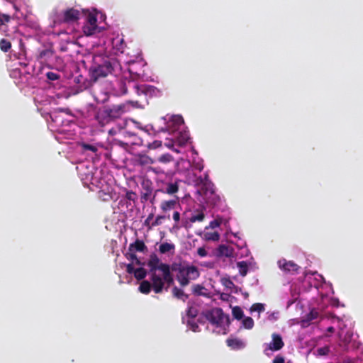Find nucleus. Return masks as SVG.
<instances>
[{"label":"nucleus","mask_w":363,"mask_h":363,"mask_svg":"<svg viewBox=\"0 0 363 363\" xmlns=\"http://www.w3.org/2000/svg\"><path fill=\"white\" fill-rule=\"evenodd\" d=\"M147 266L149 268L150 279L143 280L138 289L143 294H149L151 289L155 293L168 291L174 284L173 274H170L169 264L162 262L158 255L153 252L150 255Z\"/></svg>","instance_id":"obj_1"},{"label":"nucleus","mask_w":363,"mask_h":363,"mask_svg":"<svg viewBox=\"0 0 363 363\" xmlns=\"http://www.w3.org/2000/svg\"><path fill=\"white\" fill-rule=\"evenodd\" d=\"M128 103H121L117 104H111V106H104L98 109L94 116L95 120L99 123L100 126L111 123V122L116 121L121 118L124 113L128 112L129 106Z\"/></svg>","instance_id":"obj_2"},{"label":"nucleus","mask_w":363,"mask_h":363,"mask_svg":"<svg viewBox=\"0 0 363 363\" xmlns=\"http://www.w3.org/2000/svg\"><path fill=\"white\" fill-rule=\"evenodd\" d=\"M169 272H175L177 281L182 287L189 284L191 280H195L200 275L196 266L190 265L189 263L173 262L169 265Z\"/></svg>","instance_id":"obj_3"},{"label":"nucleus","mask_w":363,"mask_h":363,"mask_svg":"<svg viewBox=\"0 0 363 363\" xmlns=\"http://www.w3.org/2000/svg\"><path fill=\"white\" fill-rule=\"evenodd\" d=\"M194 184L200 186L198 192L203 197L205 202L209 206H216L218 203L220 198L216 194L213 188L214 184L208 179V174H205L203 177H196L194 174Z\"/></svg>","instance_id":"obj_4"},{"label":"nucleus","mask_w":363,"mask_h":363,"mask_svg":"<svg viewBox=\"0 0 363 363\" xmlns=\"http://www.w3.org/2000/svg\"><path fill=\"white\" fill-rule=\"evenodd\" d=\"M128 87H132L138 96L150 95L155 89L154 86H150V84H136L133 81H120L119 90L121 94H127Z\"/></svg>","instance_id":"obj_5"},{"label":"nucleus","mask_w":363,"mask_h":363,"mask_svg":"<svg viewBox=\"0 0 363 363\" xmlns=\"http://www.w3.org/2000/svg\"><path fill=\"white\" fill-rule=\"evenodd\" d=\"M205 318L216 326H223L230 323V317L223 313L220 308H213L203 313Z\"/></svg>","instance_id":"obj_6"},{"label":"nucleus","mask_w":363,"mask_h":363,"mask_svg":"<svg viewBox=\"0 0 363 363\" xmlns=\"http://www.w3.org/2000/svg\"><path fill=\"white\" fill-rule=\"evenodd\" d=\"M181 183L182 180L177 179V178H172L169 180L164 181L160 188L155 191V194L160 191L170 195L172 198L179 197L177 194L179 192Z\"/></svg>","instance_id":"obj_7"},{"label":"nucleus","mask_w":363,"mask_h":363,"mask_svg":"<svg viewBox=\"0 0 363 363\" xmlns=\"http://www.w3.org/2000/svg\"><path fill=\"white\" fill-rule=\"evenodd\" d=\"M113 70V64L111 61H104L102 64L91 69V78L96 81L100 77H106L111 74Z\"/></svg>","instance_id":"obj_8"},{"label":"nucleus","mask_w":363,"mask_h":363,"mask_svg":"<svg viewBox=\"0 0 363 363\" xmlns=\"http://www.w3.org/2000/svg\"><path fill=\"white\" fill-rule=\"evenodd\" d=\"M82 16V12L75 8H68L63 11L62 21L65 23H75L79 21Z\"/></svg>","instance_id":"obj_9"},{"label":"nucleus","mask_w":363,"mask_h":363,"mask_svg":"<svg viewBox=\"0 0 363 363\" xmlns=\"http://www.w3.org/2000/svg\"><path fill=\"white\" fill-rule=\"evenodd\" d=\"M123 134L125 138L123 141L116 140L115 142L121 146H123L124 149H127V147L131 146V145L138 143L139 138H138L135 133L125 131V130H124Z\"/></svg>","instance_id":"obj_10"},{"label":"nucleus","mask_w":363,"mask_h":363,"mask_svg":"<svg viewBox=\"0 0 363 363\" xmlns=\"http://www.w3.org/2000/svg\"><path fill=\"white\" fill-rule=\"evenodd\" d=\"M272 340L270 343L268 344L266 349H264V352H266L267 350H271V351H279L283 348L284 345V342L282 340V337L280 334L273 333L272 335Z\"/></svg>","instance_id":"obj_11"},{"label":"nucleus","mask_w":363,"mask_h":363,"mask_svg":"<svg viewBox=\"0 0 363 363\" xmlns=\"http://www.w3.org/2000/svg\"><path fill=\"white\" fill-rule=\"evenodd\" d=\"M184 120L182 117V116L179 115H174L172 116L169 121H167L166 125V130H168V132H175V130H177L179 129L180 126L183 125Z\"/></svg>","instance_id":"obj_12"},{"label":"nucleus","mask_w":363,"mask_h":363,"mask_svg":"<svg viewBox=\"0 0 363 363\" xmlns=\"http://www.w3.org/2000/svg\"><path fill=\"white\" fill-rule=\"evenodd\" d=\"M278 265L280 269L286 272L297 273L300 267L297 265L294 261H288L286 259H281L278 261Z\"/></svg>","instance_id":"obj_13"},{"label":"nucleus","mask_w":363,"mask_h":363,"mask_svg":"<svg viewBox=\"0 0 363 363\" xmlns=\"http://www.w3.org/2000/svg\"><path fill=\"white\" fill-rule=\"evenodd\" d=\"M155 161L152 158L148 157L147 155H137L133 159V164L135 166L146 167L149 164H154Z\"/></svg>","instance_id":"obj_14"},{"label":"nucleus","mask_w":363,"mask_h":363,"mask_svg":"<svg viewBox=\"0 0 363 363\" xmlns=\"http://www.w3.org/2000/svg\"><path fill=\"white\" fill-rule=\"evenodd\" d=\"M215 255L217 257H222V256H225V257H230V256L233 255V248L229 245H226V244H220L218 248L215 250Z\"/></svg>","instance_id":"obj_15"},{"label":"nucleus","mask_w":363,"mask_h":363,"mask_svg":"<svg viewBox=\"0 0 363 363\" xmlns=\"http://www.w3.org/2000/svg\"><path fill=\"white\" fill-rule=\"evenodd\" d=\"M179 197H174L170 200L162 201L160 204L161 210L164 212H167V211L175 209L177 204L179 203Z\"/></svg>","instance_id":"obj_16"},{"label":"nucleus","mask_w":363,"mask_h":363,"mask_svg":"<svg viewBox=\"0 0 363 363\" xmlns=\"http://www.w3.org/2000/svg\"><path fill=\"white\" fill-rule=\"evenodd\" d=\"M143 189L144 191L141 193L140 199L142 201H146L149 200L153 191L151 181H145V182L143 183Z\"/></svg>","instance_id":"obj_17"},{"label":"nucleus","mask_w":363,"mask_h":363,"mask_svg":"<svg viewBox=\"0 0 363 363\" xmlns=\"http://www.w3.org/2000/svg\"><path fill=\"white\" fill-rule=\"evenodd\" d=\"M226 344L230 348L235 350L242 349L246 345L243 340L238 339V337H230L226 340Z\"/></svg>","instance_id":"obj_18"},{"label":"nucleus","mask_w":363,"mask_h":363,"mask_svg":"<svg viewBox=\"0 0 363 363\" xmlns=\"http://www.w3.org/2000/svg\"><path fill=\"white\" fill-rule=\"evenodd\" d=\"M129 250H135V252H145L147 247L145 242L141 240H136L133 243H130Z\"/></svg>","instance_id":"obj_19"},{"label":"nucleus","mask_w":363,"mask_h":363,"mask_svg":"<svg viewBox=\"0 0 363 363\" xmlns=\"http://www.w3.org/2000/svg\"><path fill=\"white\" fill-rule=\"evenodd\" d=\"M318 311L312 309L308 314H306L303 319L301 320L303 326L310 325L311 323L315 318H318Z\"/></svg>","instance_id":"obj_20"},{"label":"nucleus","mask_w":363,"mask_h":363,"mask_svg":"<svg viewBox=\"0 0 363 363\" xmlns=\"http://www.w3.org/2000/svg\"><path fill=\"white\" fill-rule=\"evenodd\" d=\"M172 294L174 297L182 300L183 301H186L189 298V295L185 294L183 289L178 288L177 286L172 287Z\"/></svg>","instance_id":"obj_21"},{"label":"nucleus","mask_w":363,"mask_h":363,"mask_svg":"<svg viewBox=\"0 0 363 363\" xmlns=\"http://www.w3.org/2000/svg\"><path fill=\"white\" fill-rule=\"evenodd\" d=\"M11 19V16L6 15V13H2L0 12V30H6L7 23H9Z\"/></svg>","instance_id":"obj_22"},{"label":"nucleus","mask_w":363,"mask_h":363,"mask_svg":"<svg viewBox=\"0 0 363 363\" xmlns=\"http://www.w3.org/2000/svg\"><path fill=\"white\" fill-rule=\"evenodd\" d=\"M159 250L161 253H167L171 252V250H174L175 245L173 243L163 242L160 244Z\"/></svg>","instance_id":"obj_23"},{"label":"nucleus","mask_w":363,"mask_h":363,"mask_svg":"<svg viewBox=\"0 0 363 363\" xmlns=\"http://www.w3.org/2000/svg\"><path fill=\"white\" fill-rule=\"evenodd\" d=\"M205 218V214L203 211L199 210L196 214L191 215V216L189 218V220L191 222H196V221H203Z\"/></svg>","instance_id":"obj_24"},{"label":"nucleus","mask_w":363,"mask_h":363,"mask_svg":"<svg viewBox=\"0 0 363 363\" xmlns=\"http://www.w3.org/2000/svg\"><path fill=\"white\" fill-rule=\"evenodd\" d=\"M147 272L145 268L140 267V268L135 269V277L137 280H143L146 277Z\"/></svg>","instance_id":"obj_25"},{"label":"nucleus","mask_w":363,"mask_h":363,"mask_svg":"<svg viewBox=\"0 0 363 363\" xmlns=\"http://www.w3.org/2000/svg\"><path fill=\"white\" fill-rule=\"evenodd\" d=\"M0 48L4 52H7L11 48V43L7 39L2 38L0 40Z\"/></svg>","instance_id":"obj_26"},{"label":"nucleus","mask_w":363,"mask_h":363,"mask_svg":"<svg viewBox=\"0 0 363 363\" xmlns=\"http://www.w3.org/2000/svg\"><path fill=\"white\" fill-rule=\"evenodd\" d=\"M86 21H87L88 24L91 26V27H94L96 28H97V25H96L97 18H96V16H95L94 13H89L86 16Z\"/></svg>","instance_id":"obj_27"},{"label":"nucleus","mask_w":363,"mask_h":363,"mask_svg":"<svg viewBox=\"0 0 363 363\" xmlns=\"http://www.w3.org/2000/svg\"><path fill=\"white\" fill-rule=\"evenodd\" d=\"M173 160H174V158H173L172 155H171L170 154H164V155H160L157 158L158 162H160V163H164V164L170 163V162L173 161Z\"/></svg>","instance_id":"obj_28"},{"label":"nucleus","mask_w":363,"mask_h":363,"mask_svg":"<svg viewBox=\"0 0 363 363\" xmlns=\"http://www.w3.org/2000/svg\"><path fill=\"white\" fill-rule=\"evenodd\" d=\"M199 314V311L195 306H190L187 308L186 315L189 318H194Z\"/></svg>","instance_id":"obj_29"},{"label":"nucleus","mask_w":363,"mask_h":363,"mask_svg":"<svg viewBox=\"0 0 363 363\" xmlns=\"http://www.w3.org/2000/svg\"><path fill=\"white\" fill-rule=\"evenodd\" d=\"M243 315V311L242 308H240V306H234V308H233V315L235 318H236L237 320H242Z\"/></svg>","instance_id":"obj_30"},{"label":"nucleus","mask_w":363,"mask_h":363,"mask_svg":"<svg viewBox=\"0 0 363 363\" xmlns=\"http://www.w3.org/2000/svg\"><path fill=\"white\" fill-rule=\"evenodd\" d=\"M205 238L206 240L218 241L220 239V234L216 231L206 233L205 234Z\"/></svg>","instance_id":"obj_31"},{"label":"nucleus","mask_w":363,"mask_h":363,"mask_svg":"<svg viewBox=\"0 0 363 363\" xmlns=\"http://www.w3.org/2000/svg\"><path fill=\"white\" fill-rule=\"evenodd\" d=\"M237 265L239 269L240 274L242 276H245L247 272V264L245 261H240L237 263Z\"/></svg>","instance_id":"obj_32"},{"label":"nucleus","mask_w":363,"mask_h":363,"mask_svg":"<svg viewBox=\"0 0 363 363\" xmlns=\"http://www.w3.org/2000/svg\"><path fill=\"white\" fill-rule=\"evenodd\" d=\"M242 325L247 329H252L255 325L253 318L252 317H245L242 320Z\"/></svg>","instance_id":"obj_33"},{"label":"nucleus","mask_w":363,"mask_h":363,"mask_svg":"<svg viewBox=\"0 0 363 363\" xmlns=\"http://www.w3.org/2000/svg\"><path fill=\"white\" fill-rule=\"evenodd\" d=\"M127 258L130 259V260L135 261V263L137 264H143V263H141L139 258L137 257V255L135 254V251H129L127 254Z\"/></svg>","instance_id":"obj_34"},{"label":"nucleus","mask_w":363,"mask_h":363,"mask_svg":"<svg viewBox=\"0 0 363 363\" xmlns=\"http://www.w3.org/2000/svg\"><path fill=\"white\" fill-rule=\"evenodd\" d=\"M96 30V28L91 26V25L88 23L84 25L83 27L84 33L86 35H92V34L95 33Z\"/></svg>","instance_id":"obj_35"},{"label":"nucleus","mask_w":363,"mask_h":363,"mask_svg":"<svg viewBox=\"0 0 363 363\" xmlns=\"http://www.w3.org/2000/svg\"><path fill=\"white\" fill-rule=\"evenodd\" d=\"M250 311H258V312L264 311V303H253L252 306H251Z\"/></svg>","instance_id":"obj_36"},{"label":"nucleus","mask_w":363,"mask_h":363,"mask_svg":"<svg viewBox=\"0 0 363 363\" xmlns=\"http://www.w3.org/2000/svg\"><path fill=\"white\" fill-rule=\"evenodd\" d=\"M203 289H204L203 286L200 285V284H194L191 286V291L194 293V294H196V295L202 294V290Z\"/></svg>","instance_id":"obj_37"},{"label":"nucleus","mask_w":363,"mask_h":363,"mask_svg":"<svg viewBox=\"0 0 363 363\" xmlns=\"http://www.w3.org/2000/svg\"><path fill=\"white\" fill-rule=\"evenodd\" d=\"M187 325L190 329L194 332L199 331V325L197 323L194 322V319L187 320Z\"/></svg>","instance_id":"obj_38"},{"label":"nucleus","mask_w":363,"mask_h":363,"mask_svg":"<svg viewBox=\"0 0 363 363\" xmlns=\"http://www.w3.org/2000/svg\"><path fill=\"white\" fill-rule=\"evenodd\" d=\"M330 352V348L328 346H323V347H319L316 350L315 353L317 355H327Z\"/></svg>","instance_id":"obj_39"},{"label":"nucleus","mask_w":363,"mask_h":363,"mask_svg":"<svg viewBox=\"0 0 363 363\" xmlns=\"http://www.w3.org/2000/svg\"><path fill=\"white\" fill-rule=\"evenodd\" d=\"M165 218H166L165 216H163V215H158V216H157L155 219V220H153L151 223V226H152V227L158 226V225L162 224V220H164V219Z\"/></svg>","instance_id":"obj_40"},{"label":"nucleus","mask_w":363,"mask_h":363,"mask_svg":"<svg viewBox=\"0 0 363 363\" xmlns=\"http://www.w3.org/2000/svg\"><path fill=\"white\" fill-rule=\"evenodd\" d=\"M189 138L186 133L184 134H181L179 137L178 138L179 144L181 145V146H184V145H186L189 140Z\"/></svg>","instance_id":"obj_41"},{"label":"nucleus","mask_w":363,"mask_h":363,"mask_svg":"<svg viewBox=\"0 0 363 363\" xmlns=\"http://www.w3.org/2000/svg\"><path fill=\"white\" fill-rule=\"evenodd\" d=\"M221 282L228 289H232L235 286L233 281L230 280V278H223Z\"/></svg>","instance_id":"obj_42"},{"label":"nucleus","mask_w":363,"mask_h":363,"mask_svg":"<svg viewBox=\"0 0 363 363\" xmlns=\"http://www.w3.org/2000/svg\"><path fill=\"white\" fill-rule=\"evenodd\" d=\"M46 76L48 79L50 81H56V79H58L60 78V75L57 74L56 72H48L46 73Z\"/></svg>","instance_id":"obj_43"},{"label":"nucleus","mask_w":363,"mask_h":363,"mask_svg":"<svg viewBox=\"0 0 363 363\" xmlns=\"http://www.w3.org/2000/svg\"><path fill=\"white\" fill-rule=\"evenodd\" d=\"M82 148L85 150H90L91 152H96L97 151V147L94 145H91V144L83 143Z\"/></svg>","instance_id":"obj_44"},{"label":"nucleus","mask_w":363,"mask_h":363,"mask_svg":"<svg viewBox=\"0 0 363 363\" xmlns=\"http://www.w3.org/2000/svg\"><path fill=\"white\" fill-rule=\"evenodd\" d=\"M153 218H154V214H152V213H151L150 214H149L147 216L146 219L145 220L144 225H145V226L148 227L149 229H152V223H150V220Z\"/></svg>","instance_id":"obj_45"},{"label":"nucleus","mask_w":363,"mask_h":363,"mask_svg":"<svg viewBox=\"0 0 363 363\" xmlns=\"http://www.w3.org/2000/svg\"><path fill=\"white\" fill-rule=\"evenodd\" d=\"M125 198L130 201H135L137 198L136 194L133 191H127L125 194Z\"/></svg>","instance_id":"obj_46"},{"label":"nucleus","mask_w":363,"mask_h":363,"mask_svg":"<svg viewBox=\"0 0 363 363\" xmlns=\"http://www.w3.org/2000/svg\"><path fill=\"white\" fill-rule=\"evenodd\" d=\"M272 363H285L284 357L277 354L272 360Z\"/></svg>","instance_id":"obj_47"},{"label":"nucleus","mask_w":363,"mask_h":363,"mask_svg":"<svg viewBox=\"0 0 363 363\" xmlns=\"http://www.w3.org/2000/svg\"><path fill=\"white\" fill-rule=\"evenodd\" d=\"M197 254L201 257H205V256L207 255V252H206V249L204 248V247H200L199 248L197 249Z\"/></svg>","instance_id":"obj_48"},{"label":"nucleus","mask_w":363,"mask_h":363,"mask_svg":"<svg viewBox=\"0 0 363 363\" xmlns=\"http://www.w3.org/2000/svg\"><path fill=\"white\" fill-rule=\"evenodd\" d=\"M126 272L128 273H130V274H132V273H133V274L135 275V269L134 268V267H133L132 263H129V264H127V266H126Z\"/></svg>","instance_id":"obj_49"},{"label":"nucleus","mask_w":363,"mask_h":363,"mask_svg":"<svg viewBox=\"0 0 363 363\" xmlns=\"http://www.w3.org/2000/svg\"><path fill=\"white\" fill-rule=\"evenodd\" d=\"M173 220L177 223L180 220L181 215L178 211H174L172 215Z\"/></svg>","instance_id":"obj_50"},{"label":"nucleus","mask_w":363,"mask_h":363,"mask_svg":"<svg viewBox=\"0 0 363 363\" xmlns=\"http://www.w3.org/2000/svg\"><path fill=\"white\" fill-rule=\"evenodd\" d=\"M220 223H221L220 220H213L211 221L210 225L212 228H216V227L220 226Z\"/></svg>","instance_id":"obj_51"},{"label":"nucleus","mask_w":363,"mask_h":363,"mask_svg":"<svg viewBox=\"0 0 363 363\" xmlns=\"http://www.w3.org/2000/svg\"><path fill=\"white\" fill-rule=\"evenodd\" d=\"M128 72H129L130 74H135V75H138V76L140 75V74H139V73H138V72H134V70H133V67H130L128 68Z\"/></svg>","instance_id":"obj_52"},{"label":"nucleus","mask_w":363,"mask_h":363,"mask_svg":"<svg viewBox=\"0 0 363 363\" xmlns=\"http://www.w3.org/2000/svg\"><path fill=\"white\" fill-rule=\"evenodd\" d=\"M152 171L155 173L163 172L160 168H151Z\"/></svg>","instance_id":"obj_53"},{"label":"nucleus","mask_w":363,"mask_h":363,"mask_svg":"<svg viewBox=\"0 0 363 363\" xmlns=\"http://www.w3.org/2000/svg\"><path fill=\"white\" fill-rule=\"evenodd\" d=\"M335 328L333 326H329L328 328H327V331L328 332H330V333H333L335 331Z\"/></svg>","instance_id":"obj_54"},{"label":"nucleus","mask_w":363,"mask_h":363,"mask_svg":"<svg viewBox=\"0 0 363 363\" xmlns=\"http://www.w3.org/2000/svg\"><path fill=\"white\" fill-rule=\"evenodd\" d=\"M154 144H155V147L156 146H160V145L161 144L160 141H155L154 142Z\"/></svg>","instance_id":"obj_55"},{"label":"nucleus","mask_w":363,"mask_h":363,"mask_svg":"<svg viewBox=\"0 0 363 363\" xmlns=\"http://www.w3.org/2000/svg\"><path fill=\"white\" fill-rule=\"evenodd\" d=\"M126 125H127V121H124V122H123L124 129H125Z\"/></svg>","instance_id":"obj_56"},{"label":"nucleus","mask_w":363,"mask_h":363,"mask_svg":"<svg viewBox=\"0 0 363 363\" xmlns=\"http://www.w3.org/2000/svg\"><path fill=\"white\" fill-rule=\"evenodd\" d=\"M113 132H116V130L113 129L110 130V133H113Z\"/></svg>","instance_id":"obj_57"}]
</instances>
